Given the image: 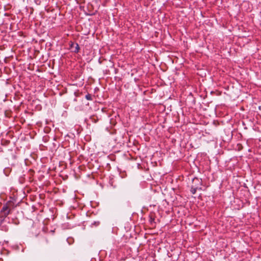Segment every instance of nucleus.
<instances>
[{"instance_id": "obj_1", "label": "nucleus", "mask_w": 261, "mask_h": 261, "mask_svg": "<svg viewBox=\"0 0 261 261\" xmlns=\"http://www.w3.org/2000/svg\"><path fill=\"white\" fill-rule=\"evenodd\" d=\"M15 203L11 200L7 201L3 205L0 211V218L1 222L4 221L5 219L11 213V211L15 208Z\"/></svg>"}, {"instance_id": "obj_2", "label": "nucleus", "mask_w": 261, "mask_h": 261, "mask_svg": "<svg viewBox=\"0 0 261 261\" xmlns=\"http://www.w3.org/2000/svg\"><path fill=\"white\" fill-rule=\"evenodd\" d=\"M195 181H197V184L194 185H192L191 189V192L193 194L196 193L197 189H201V188L199 187L202 185V180L201 179L195 177L194 178V182Z\"/></svg>"}, {"instance_id": "obj_3", "label": "nucleus", "mask_w": 261, "mask_h": 261, "mask_svg": "<svg viewBox=\"0 0 261 261\" xmlns=\"http://www.w3.org/2000/svg\"><path fill=\"white\" fill-rule=\"evenodd\" d=\"M70 48H74L73 52L75 53H77L80 51V47L77 43H74L73 42H71L70 43Z\"/></svg>"}, {"instance_id": "obj_4", "label": "nucleus", "mask_w": 261, "mask_h": 261, "mask_svg": "<svg viewBox=\"0 0 261 261\" xmlns=\"http://www.w3.org/2000/svg\"><path fill=\"white\" fill-rule=\"evenodd\" d=\"M85 98L88 100H92V96L90 94H87V95H86L85 96Z\"/></svg>"}, {"instance_id": "obj_5", "label": "nucleus", "mask_w": 261, "mask_h": 261, "mask_svg": "<svg viewBox=\"0 0 261 261\" xmlns=\"http://www.w3.org/2000/svg\"><path fill=\"white\" fill-rule=\"evenodd\" d=\"M150 223L151 225L153 224V223H154V219L153 218L150 217L149 220Z\"/></svg>"}, {"instance_id": "obj_6", "label": "nucleus", "mask_w": 261, "mask_h": 261, "mask_svg": "<svg viewBox=\"0 0 261 261\" xmlns=\"http://www.w3.org/2000/svg\"><path fill=\"white\" fill-rule=\"evenodd\" d=\"M90 119L92 120V121L94 122L95 123H96L97 121V120H95L94 118V116L91 117Z\"/></svg>"}, {"instance_id": "obj_7", "label": "nucleus", "mask_w": 261, "mask_h": 261, "mask_svg": "<svg viewBox=\"0 0 261 261\" xmlns=\"http://www.w3.org/2000/svg\"><path fill=\"white\" fill-rule=\"evenodd\" d=\"M99 223H100L99 222L97 221V222H94L92 224L94 225L95 226H98L99 224Z\"/></svg>"}, {"instance_id": "obj_8", "label": "nucleus", "mask_w": 261, "mask_h": 261, "mask_svg": "<svg viewBox=\"0 0 261 261\" xmlns=\"http://www.w3.org/2000/svg\"><path fill=\"white\" fill-rule=\"evenodd\" d=\"M13 223H14L15 224H16V225H17V224H19V221H18L17 219H16V220H15V221L13 222Z\"/></svg>"}, {"instance_id": "obj_9", "label": "nucleus", "mask_w": 261, "mask_h": 261, "mask_svg": "<svg viewBox=\"0 0 261 261\" xmlns=\"http://www.w3.org/2000/svg\"><path fill=\"white\" fill-rule=\"evenodd\" d=\"M197 184V181H195L194 182V179H193V181H192V185H194L195 184Z\"/></svg>"}]
</instances>
